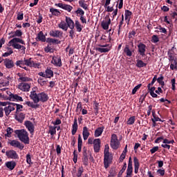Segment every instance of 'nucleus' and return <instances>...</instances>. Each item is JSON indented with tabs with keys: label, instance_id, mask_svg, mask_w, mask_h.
I'll use <instances>...</instances> for the list:
<instances>
[{
	"label": "nucleus",
	"instance_id": "9d476101",
	"mask_svg": "<svg viewBox=\"0 0 177 177\" xmlns=\"http://www.w3.org/2000/svg\"><path fill=\"white\" fill-rule=\"evenodd\" d=\"M102 141L100 138L94 139L93 140V149L95 153H99L100 151V145Z\"/></svg>",
	"mask_w": 177,
	"mask_h": 177
},
{
	"label": "nucleus",
	"instance_id": "ea45409f",
	"mask_svg": "<svg viewBox=\"0 0 177 177\" xmlns=\"http://www.w3.org/2000/svg\"><path fill=\"white\" fill-rule=\"evenodd\" d=\"M136 67H138V68H142V67H146L147 64L145 62H143L141 59L137 60V63L136 64Z\"/></svg>",
	"mask_w": 177,
	"mask_h": 177
},
{
	"label": "nucleus",
	"instance_id": "7c9ffc66",
	"mask_svg": "<svg viewBox=\"0 0 177 177\" xmlns=\"http://www.w3.org/2000/svg\"><path fill=\"white\" fill-rule=\"evenodd\" d=\"M147 88H148V90L149 91V93L151 97H158V95H157L156 93H154V91H156L155 86L151 87V86H149V84H148Z\"/></svg>",
	"mask_w": 177,
	"mask_h": 177
},
{
	"label": "nucleus",
	"instance_id": "6e6552de",
	"mask_svg": "<svg viewBox=\"0 0 177 177\" xmlns=\"http://www.w3.org/2000/svg\"><path fill=\"white\" fill-rule=\"evenodd\" d=\"M50 37L53 38H62L63 37V32L59 30H51L49 32Z\"/></svg>",
	"mask_w": 177,
	"mask_h": 177
},
{
	"label": "nucleus",
	"instance_id": "4468645a",
	"mask_svg": "<svg viewBox=\"0 0 177 177\" xmlns=\"http://www.w3.org/2000/svg\"><path fill=\"white\" fill-rule=\"evenodd\" d=\"M10 145V146H12V147H17V149H19V150H23V149H24V145L17 140H11Z\"/></svg>",
	"mask_w": 177,
	"mask_h": 177
},
{
	"label": "nucleus",
	"instance_id": "393cba45",
	"mask_svg": "<svg viewBox=\"0 0 177 177\" xmlns=\"http://www.w3.org/2000/svg\"><path fill=\"white\" fill-rule=\"evenodd\" d=\"M77 131H78V122L77 120V118H75L72 125V135H75V133H77Z\"/></svg>",
	"mask_w": 177,
	"mask_h": 177
},
{
	"label": "nucleus",
	"instance_id": "5701e85b",
	"mask_svg": "<svg viewBox=\"0 0 177 177\" xmlns=\"http://www.w3.org/2000/svg\"><path fill=\"white\" fill-rule=\"evenodd\" d=\"M124 53L126 54V56L131 57L132 56V53L135 52V49L129 48V45L127 44L124 48Z\"/></svg>",
	"mask_w": 177,
	"mask_h": 177
},
{
	"label": "nucleus",
	"instance_id": "2eb2a0df",
	"mask_svg": "<svg viewBox=\"0 0 177 177\" xmlns=\"http://www.w3.org/2000/svg\"><path fill=\"white\" fill-rule=\"evenodd\" d=\"M26 119V114L24 113H17L15 114V120L21 124Z\"/></svg>",
	"mask_w": 177,
	"mask_h": 177
},
{
	"label": "nucleus",
	"instance_id": "774afa93",
	"mask_svg": "<svg viewBox=\"0 0 177 177\" xmlns=\"http://www.w3.org/2000/svg\"><path fill=\"white\" fill-rule=\"evenodd\" d=\"M169 15L171 16V19H175L177 16V12L175 11L174 12L170 11Z\"/></svg>",
	"mask_w": 177,
	"mask_h": 177
},
{
	"label": "nucleus",
	"instance_id": "7ed1b4c3",
	"mask_svg": "<svg viewBox=\"0 0 177 177\" xmlns=\"http://www.w3.org/2000/svg\"><path fill=\"white\" fill-rule=\"evenodd\" d=\"M15 135H17V138L24 145H30V137H28V132L24 129L15 130Z\"/></svg>",
	"mask_w": 177,
	"mask_h": 177
},
{
	"label": "nucleus",
	"instance_id": "72a5a7b5",
	"mask_svg": "<svg viewBox=\"0 0 177 177\" xmlns=\"http://www.w3.org/2000/svg\"><path fill=\"white\" fill-rule=\"evenodd\" d=\"M10 34H13L10 36V38H16V37H21V35H23V32L21 30H17L15 32H11Z\"/></svg>",
	"mask_w": 177,
	"mask_h": 177
},
{
	"label": "nucleus",
	"instance_id": "79ce46f5",
	"mask_svg": "<svg viewBox=\"0 0 177 177\" xmlns=\"http://www.w3.org/2000/svg\"><path fill=\"white\" fill-rule=\"evenodd\" d=\"M136 116L130 117L127 122V125H133V124H135V121H136Z\"/></svg>",
	"mask_w": 177,
	"mask_h": 177
},
{
	"label": "nucleus",
	"instance_id": "de8ad7c7",
	"mask_svg": "<svg viewBox=\"0 0 177 177\" xmlns=\"http://www.w3.org/2000/svg\"><path fill=\"white\" fill-rule=\"evenodd\" d=\"M19 81H21V82H30V81H32V79L28 77H20L19 78Z\"/></svg>",
	"mask_w": 177,
	"mask_h": 177
},
{
	"label": "nucleus",
	"instance_id": "f8f14e48",
	"mask_svg": "<svg viewBox=\"0 0 177 177\" xmlns=\"http://www.w3.org/2000/svg\"><path fill=\"white\" fill-rule=\"evenodd\" d=\"M51 63L52 64H54L55 67H62V66H63L62 58L60 57H53Z\"/></svg>",
	"mask_w": 177,
	"mask_h": 177
},
{
	"label": "nucleus",
	"instance_id": "c03bdc74",
	"mask_svg": "<svg viewBox=\"0 0 177 177\" xmlns=\"http://www.w3.org/2000/svg\"><path fill=\"white\" fill-rule=\"evenodd\" d=\"M15 64L17 67L21 68V67H23V66H26V61H25V59L18 60L16 62Z\"/></svg>",
	"mask_w": 177,
	"mask_h": 177
},
{
	"label": "nucleus",
	"instance_id": "bb28decb",
	"mask_svg": "<svg viewBox=\"0 0 177 177\" xmlns=\"http://www.w3.org/2000/svg\"><path fill=\"white\" fill-rule=\"evenodd\" d=\"M46 42H47V44H49L50 45H52V44H53L54 45H59L61 44L62 41H60L57 39H53V38L48 37L46 39Z\"/></svg>",
	"mask_w": 177,
	"mask_h": 177
},
{
	"label": "nucleus",
	"instance_id": "b1692460",
	"mask_svg": "<svg viewBox=\"0 0 177 177\" xmlns=\"http://www.w3.org/2000/svg\"><path fill=\"white\" fill-rule=\"evenodd\" d=\"M91 135V133H89V129L86 127H83V131H82V136L84 140H87L88 138H89V136Z\"/></svg>",
	"mask_w": 177,
	"mask_h": 177
},
{
	"label": "nucleus",
	"instance_id": "6e6d98bb",
	"mask_svg": "<svg viewBox=\"0 0 177 177\" xmlns=\"http://www.w3.org/2000/svg\"><path fill=\"white\" fill-rule=\"evenodd\" d=\"M126 169H127V162H124L122 169L119 171L118 175L120 176H122V173L125 172Z\"/></svg>",
	"mask_w": 177,
	"mask_h": 177
},
{
	"label": "nucleus",
	"instance_id": "4be33fe9",
	"mask_svg": "<svg viewBox=\"0 0 177 177\" xmlns=\"http://www.w3.org/2000/svg\"><path fill=\"white\" fill-rule=\"evenodd\" d=\"M132 172H133V167L132 166V158L130 157L129 158V163L127 169V175H132Z\"/></svg>",
	"mask_w": 177,
	"mask_h": 177
},
{
	"label": "nucleus",
	"instance_id": "a19ab883",
	"mask_svg": "<svg viewBox=\"0 0 177 177\" xmlns=\"http://www.w3.org/2000/svg\"><path fill=\"white\" fill-rule=\"evenodd\" d=\"M26 104H27V106H28V107H31L32 109H38V107H39V104H38L37 103L34 104V102H31L30 101H28L26 102Z\"/></svg>",
	"mask_w": 177,
	"mask_h": 177
},
{
	"label": "nucleus",
	"instance_id": "bf43d9fd",
	"mask_svg": "<svg viewBox=\"0 0 177 177\" xmlns=\"http://www.w3.org/2000/svg\"><path fill=\"white\" fill-rule=\"evenodd\" d=\"M75 32L74 31V29H71V30L69 31V37L71 38V39H74L75 35Z\"/></svg>",
	"mask_w": 177,
	"mask_h": 177
},
{
	"label": "nucleus",
	"instance_id": "f03ea898",
	"mask_svg": "<svg viewBox=\"0 0 177 177\" xmlns=\"http://www.w3.org/2000/svg\"><path fill=\"white\" fill-rule=\"evenodd\" d=\"M19 44H21V45H26V42L23 39L15 37L8 42V46H12L14 49H21L23 53H26V46H21Z\"/></svg>",
	"mask_w": 177,
	"mask_h": 177
},
{
	"label": "nucleus",
	"instance_id": "0e129e2a",
	"mask_svg": "<svg viewBox=\"0 0 177 177\" xmlns=\"http://www.w3.org/2000/svg\"><path fill=\"white\" fill-rule=\"evenodd\" d=\"M23 19H24V14L23 12H18L17 19L23 20Z\"/></svg>",
	"mask_w": 177,
	"mask_h": 177
},
{
	"label": "nucleus",
	"instance_id": "f704fd0d",
	"mask_svg": "<svg viewBox=\"0 0 177 177\" xmlns=\"http://www.w3.org/2000/svg\"><path fill=\"white\" fill-rule=\"evenodd\" d=\"M58 27L59 28L64 30V31H67V30H68V26H67V22H65L64 21H62L58 24Z\"/></svg>",
	"mask_w": 177,
	"mask_h": 177
},
{
	"label": "nucleus",
	"instance_id": "f3484780",
	"mask_svg": "<svg viewBox=\"0 0 177 177\" xmlns=\"http://www.w3.org/2000/svg\"><path fill=\"white\" fill-rule=\"evenodd\" d=\"M25 66H28V67H39L40 64L34 62L32 58H29L28 59L25 58Z\"/></svg>",
	"mask_w": 177,
	"mask_h": 177
},
{
	"label": "nucleus",
	"instance_id": "e433bc0d",
	"mask_svg": "<svg viewBox=\"0 0 177 177\" xmlns=\"http://www.w3.org/2000/svg\"><path fill=\"white\" fill-rule=\"evenodd\" d=\"M111 147L113 150H117L120 147V142L118 141H111Z\"/></svg>",
	"mask_w": 177,
	"mask_h": 177
},
{
	"label": "nucleus",
	"instance_id": "4d7b16f0",
	"mask_svg": "<svg viewBox=\"0 0 177 177\" xmlns=\"http://www.w3.org/2000/svg\"><path fill=\"white\" fill-rule=\"evenodd\" d=\"M8 49H10L9 50V52H6V53H4L3 54H2L3 57H8V56H10V55H12V53H13L12 49H11V48H8Z\"/></svg>",
	"mask_w": 177,
	"mask_h": 177
},
{
	"label": "nucleus",
	"instance_id": "20e7f679",
	"mask_svg": "<svg viewBox=\"0 0 177 177\" xmlns=\"http://www.w3.org/2000/svg\"><path fill=\"white\" fill-rule=\"evenodd\" d=\"M6 93L8 95V97L6 98V100H10V102H23V97L17 94H13L9 91H7Z\"/></svg>",
	"mask_w": 177,
	"mask_h": 177
},
{
	"label": "nucleus",
	"instance_id": "37998d69",
	"mask_svg": "<svg viewBox=\"0 0 177 177\" xmlns=\"http://www.w3.org/2000/svg\"><path fill=\"white\" fill-rule=\"evenodd\" d=\"M13 106L14 107H16L15 114H17V113H20V111H21V109H23V105L21 104L13 103Z\"/></svg>",
	"mask_w": 177,
	"mask_h": 177
},
{
	"label": "nucleus",
	"instance_id": "f257e3e1",
	"mask_svg": "<svg viewBox=\"0 0 177 177\" xmlns=\"http://www.w3.org/2000/svg\"><path fill=\"white\" fill-rule=\"evenodd\" d=\"M36 89L37 88L34 87L30 95V98L31 100H33L34 103H39V102H41V103H45L49 100V96L48 94L45 93V92H41L37 94Z\"/></svg>",
	"mask_w": 177,
	"mask_h": 177
},
{
	"label": "nucleus",
	"instance_id": "338daca9",
	"mask_svg": "<svg viewBox=\"0 0 177 177\" xmlns=\"http://www.w3.org/2000/svg\"><path fill=\"white\" fill-rule=\"evenodd\" d=\"M158 147H153L151 149H150V153L151 154H154V153H156V151H158Z\"/></svg>",
	"mask_w": 177,
	"mask_h": 177
},
{
	"label": "nucleus",
	"instance_id": "4c0bfd02",
	"mask_svg": "<svg viewBox=\"0 0 177 177\" xmlns=\"http://www.w3.org/2000/svg\"><path fill=\"white\" fill-rule=\"evenodd\" d=\"M50 12L52 13L53 16H60V15H62V12H60L59 10L53 8H50Z\"/></svg>",
	"mask_w": 177,
	"mask_h": 177
},
{
	"label": "nucleus",
	"instance_id": "58836bf2",
	"mask_svg": "<svg viewBox=\"0 0 177 177\" xmlns=\"http://www.w3.org/2000/svg\"><path fill=\"white\" fill-rule=\"evenodd\" d=\"M76 16L77 17H80L81 16H84L85 15V11L82 10L81 8H78L77 10L75 12Z\"/></svg>",
	"mask_w": 177,
	"mask_h": 177
},
{
	"label": "nucleus",
	"instance_id": "6ab92c4d",
	"mask_svg": "<svg viewBox=\"0 0 177 177\" xmlns=\"http://www.w3.org/2000/svg\"><path fill=\"white\" fill-rule=\"evenodd\" d=\"M132 18V12L129 10H124V19L127 24L129 25L131 19Z\"/></svg>",
	"mask_w": 177,
	"mask_h": 177
},
{
	"label": "nucleus",
	"instance_id": "a211bd4d",
	"mask_svg": "<svg viewBox=\"0 0 177 177\" xmlns=\"http://www.w3.org/2000/svg\"><path fill=\"white\" fill-rule=\"evenodd\" d=\"M66 23L68 28H69L71 30H74L75 24H74V21H73L71 17H66Z\"/></svg>",
	"mask_w": 177,
	"mask_h": 177
},
{
	"label": "nucleus",
	"instance_id": "39448f33",
	"mask_svg": "<svg viewBox=\"0 0 177 177\" xmlns=\"http://www.w3.org/2000/svg\"><path fill=\"white\" fill-rule=\"evenodd\" d=\"M111 161H113V156H111L110 153H104V165L106 169L110 167Z\"/></svg>",
	"mask_w": 177,
	"mask_h": 177
},
{
	"label": "nucleus",
	"instance_id": "dca6fc26",
	"mask_svg": "<svg viewBox=\"0 0 177 177\" xmlns=\"http://www.w3.org/2000/svg\"><path fill=\"white\" fill-rule=\"evenodd\" d=\"M55 6H58V8H61V9H64V10H66L67 12H71L73 10V6L68 4H63L62 3H55Z\"/></svg>",
	"mask_w": 177,
	"mask_h": 177
},
{
	"label": "nucleus",
	"instance_id": "052dcab7",
	"mask_svg": "<svg viewBox=\"0 0 177 177\" xmlns=\"http://www.w3.org/2000/svg\"><path fill=\"white\" fill-rule=\"evenodd\" d=\"M156 81H157V75H155L152 81L149 84H148L149 86H153L156 83Z\"/></svg>",
	"mask_w": 177,
	"mask_h": 177
},
{
	"label": "nucleus",
	"instance_id": "680f3d73",
	"mask_svg": "<svg viewBox=\"0 0 177 177\" xmlns=\"http://www.w3.org/2000/svg\"><path fill=\"white\" fill-rule=\"evenodd\" d=\"M13 102H0V106H3L4 107H8V106L10 105Z\"/></svg>",
	"mask_w": 177,
	"mask_h": 177
},
{
	"label": "nucleus",
	"instance_id": "a878e982",
	"mask_svg": "<svg viewBox=\"0 0 177 177\" xmlns=\"http://www.w3.org/2000/svg\"><path fill=\"white\" fill-rule=\"evenodd\" d=\"M133 162H134V172L135 174H138L139 172V167H140V163H139V159L138 158H133Z\"/></svg>",
	"mask_w": 177,
	"mask_h": 177
},
{
	"label": "nucleus",
	"instance_id": "8fccbe9b",
	"mask_svg": "<svg viewBox=\"0 0 177 177\" xmlns=\"http://www.w3.org/2000/svg\"><path fill=\"white\" fill-rule=\"evenodd\" d=\"M26 162L29 165H32V161L31 160V154L30 153L26 155Z\"/></svg>",
	"mask_w": 177,
	"mask_h": 177
},
{
	"label": "nucleus",
	"instance_id": "c85d7f7f",
	"mask_svg": "<svg viewBox=\"0 0 177 177\" xmlns=\"http://www.w3.org/2000/svg\"><path fill=\"white\" fill-rule=\"evenodd\" d=\"M111 24V19L109 18L107 21H103L101 23V27L103 28V30H109V26H110Z\"/></svg>",
	"mask_w": 177,
	"mask_h": 177
},
{
	"label": "nucleus",
	"instance_id": "a18cd8bd",
	"mask_svg": "<svg viewBox=\"0 0 177 177\" xmlns=\"http://www.w3.org/2000/svg\"><path fill=\"white\" fill-rule=\"evenodd\" d=\"M79 5L81 8H82L85 10H88V6H86V3H85V0L79 1Z\"/></svg>",
	"mask_w": 177,
	"mask_h": 177
},
{
	"label": "nucleus",
	"instance_id": "423d86ee",
	"mask_svg": "<svg viewBox=\"0 0 177 177\" xmlns=\"http://www.w3.org/2000/svg\"><path fill=\"white\" fill-rule=\"evenodd\" d=\"M6 156L11 160H19V154L13 149L6 151Z\"/></svg>",
	"mask_w": 177,
	"mask_h": 177
},
{
	"label": "nucleus",
	"instance_id": "aec40b11",
	"mask_svg": "<svg viewBox=\"0 0 177 177\" xmlns=\"http://www.w3.org/2000/svg\"><path fill=\"white\" fill-rule=\"evenodd\" d=\"M4 66L6 68H13L15 67V62H13V60L6 58L4 59Z\"/></svg>",
	"mask_w": 177,
	"mask_h": 177
},
{
	"label": "nucleus",
	"instance_id": "c756f323",
	"mask_svg": "<svg viewBox=\"0 0 177 177\" xmlns=\"http://www.w3.org/2000/svg\"><path fill=\"white\" fill-rule=\"evenodd\" d=\"M37 39H38V41H41V42H46V36L44 35V32L42 31H40L37 34Z\"/></svg>",
	"mask_w": 177,
	"mask_h": 177
},
{
	"label": "nucleus",
	"instance_id": "3c124183",
	"mask_svg": "<svg viewBox=\"0 0 177 177\" xmlns=\"http://www.w3.org/2000/svg\"><path fill=\"white\" fill-rule=\"evenodd\" d=\"M141 86H142V84H140L136 86L132 90V95H135V93H136V92H138V91L140 89Z\"/></svg>",
	"mask_w": 177,
	"mask_h": 177
},
{
	"label": "nucleus",
	"instance_id": "0eeeda50",
	"mask_svg": "<svg viewBox=\"0 0 177 177\" xmlns=\"http://www.w3.org/2000/svg\"><path fill=\"white\" fill-rule=\"evenodd\" d=\"M31 84L26 82L20 83L18 85V89L22 91V92H30Z\"/></svg>",
	"mask_w": 177,
	"mask_h": 177
},
{
	"label": "nucleus",
	"instance_id": "864d4df0",
	"mask_svg": "<svg viewBox=\"0 0 177 177\" xmlns=\"http://www.w3.org/2000/svg\"><path fill=\"white\" fill-rule=\"evenodd\" d=\"M73 161L75 162V164H77V162L78 161V154H77V150L73 151Z\"/></svg>",
	"mask_w": 177,
	"mask_h": 177
},
{
	"label": "nucleus",
	"instance_id": "13d9d810",
	"mask_svg": "<svg viewBox=\"0 0 177 177\" xmlns=\"http://www.w3.org/2000/svg\"><path fill=\"white\" fill-rule=\"evenodd\" d=\"M82 174H84V167H79L78 171H77V177H82Z\"/></svg>",
	"mask_w": 177,
	"mask_h": 177
},
{
	"label": "nucleus",
	"instance_id": "412c9836",
	"mask_svg": "<svg viewBox=\"0 0 177 177\" xmlns=\"http://www.w3.org/2000/svg\"><path fill=\"white\" fill-rule=\"evenodd\" d=\"M5 165L8 168V169H9L10 171H13V169L16 168V165H17V164L16 163V162H15V160H12L6 162L5 163Z\"/></svg>",
	"mask_w": 177,
	"mask_h": 177
},
{
	"label": "nucleus",
	"instance_id": "1a4fd4ad",
	"mask_svg": "<svg viewBox=\"0 0 177 177\" xmlns=\"http://www.w3.org/2000/svg\"><path fill=\"white\" fill-rule=\"evenodd\" d=\"M138 52L140 55V56H142V57H144V56H146V44L140 42L138 45Z\"/></svg>",
	"mask_w": 177,
	"mask_h": 177
},
{
	"label": "nucleus",
	"instance_id": "c9c22d12",
	"mask_svg": "<svg viewBox=\"0 0 177 177\" xmlns=\"http://www.w3.org/2000/svg\"><path fill=\"white\" fill-rule=\"evenodd\" d=\"M46 78H52L53 77V71L52 69L47 68L45 71Z\"/></svg>",
	"mask_w": 177,
	"mask_h": 177
},
{
	"label": "nucleus",
	"instance_id": "2f4dec72",
	"mask_svg": "<svg viewBox=\"0 0 177 177\" xmlns=\"http://www.w3.org/2000/svg\"><path fill=\"white\" fill-rule=\"evenodd\" d=\"M75 27L77 32H81V31H82V28H84V26L78 20L75 21Z\"/></svg>",
	"mask_w": 177,
	"mask_h": 177
},
{
	"label": "nucleus",
	"instance_id": "5fc2aeb1",
	"mask_svg": "<svg viewBox=\"0 0 177 177\" xmlns=\"http://www.w3.org/2000/svg\"><path fill=\"white\" fill-rule=\"evenodd\" d=\"M170 68H171V70H177V61L176 60L174 61V62H171Z\"/></svg>",
	"mask_w": 177,
	"mask_h": 177
},
{
	"label": "nucleus",
	"instance_id": "cd10ccee",
	"mask_svg": "<svg viewBox=\"0 0 177 177\" xmlns=\"http://www.w3.org/2000/svg\"><path fill=\"white\" fill-rule=\"evenodd\" d=\"M95 50L100 52V53H107L111 50V46L106 48H104V47H96Z\"/></svg>",
	"mask_w": 177,
	"mask_h": 177
},
{
	"label": "nucleus",
	"instance_id": "603ef678",
	"mask_svg": "<svg viewBox=\"0 0 177 177\" xmlns=\"http://www.w3.org/2000/svg\"><path fill=\"white\" fill-rule=\"evenodd\" d=\"M160 41V39L158 38V36L157 35H153L152 36L151 42L153 44H157V42Z\"/></svg>",
	"mask_w": 177,
	"mask_h": 177
},
{
	"label": "nucleus",
	"instance_id": "ddd939ff",
	"mask_svg": "<svg viewBox=\"0 0 177 177\" xmlns=\"http://www.w3.org/2000/svg\"><path fill=\"white\" fill-rule=\"evenodd\" d=\"M25 126L26 127L27 129L29 131L31 135H34V131L35 129V127L34 124L31 122L30 120H27L25 122Z\"/></svg>",
	"mask_w": 177,
	"mask_h": 177
},
{
	"label": "nucleus",
	"instance_id": "09e8293b",
	"mask_svg": "<svg viewBox=\"0 0 177 177\" xmlns=\"http://www.w3.org/2000/svg\"><path fill=\"white\" fill-rule=\"evenodd\" d=\"M51 44H48L47 46L44 48V51L46 52V53H53V49L52 47H50Z\"/></svg>",
	"mask_w": 177,
	"mask_h": 177
},
{
	"label": "nucleus",
	"instance_id": "49530a36",
	"mask_svg": "<svg viewBox=\"0 0 177 177\" xmlns=\"http://www.w3.org/2000/svg\"><path fill=\"white\" fill-rule=\"evenodd\" d=\"M56 126H51L49 127V133H50L51 136L56 135Z\"/></svg>",
	"mask_w": 177,
	"mask_h": 177
},
{
	"label": "nucleus",
	"instance_id": "9b49d317",
	"mask_svg": "<svg viewBox=\"0 0 177 177\" xmlns=\"http://www.w3.org/2000/svg\"><path fill=\"white\" fill-rule=\"evenodd\" d=\"M15 107H14L13 102L4 107V113L6 117H9L12 111H15Z\"/></svg>",
	"mask_w": 177,
	"mask_h": 177
},
{
	"label": "nucleus",
	"instance_id": "473e14b6",
	"mask_svg": "<svg viewBox=\"0 0 177 177\" xmlns=\"http://www.w3.org/2000/svg\"><path fill=\"white\" fill-rule=\"evenodd\" d=\"M104 130V127H98L97 129H95L94 133L95 138H99V136H100L103 133Z\"/></svg>",
	"mask_w": 177,
	"mask_h": 177
},
{
	"label": "nucleus",
	"instance_id": "69168bd1",
	"mask_svg": "<svg viewBox=\"0 0 177 177\" xmlns=\"http://www.w3.org/2000/svg\"><path fill=\"white\" fill-rule=\"evenodd\" d=\"M77 146H82V137H81V134L78 135Z\"/></svg>",
	"mask_w": 177,
	"mask_h": 177
},
{
	"label": "nucleus",
	"instance_id": "e2e57ef3",
	"mask_svg": "<svg viewBox=\"0 0 177 177\" xmlns=\"http://www.w3.org/2000/svg\"><path fill=\"white\" fill-rule=\"evenodd\" d=\"M88 161V156H83L82 162L85 165V167H87Z\"/></svg>",
	"mask_w": 177,
	"mask_h": 177
}]
</instances>
